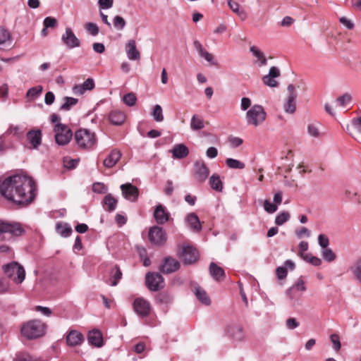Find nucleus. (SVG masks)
<instances>
[{
    "mask_svg": "<svg viewBox=\"0 0 361 361\" xmlns=\"http://www.w3.org/2000/svg\"><path fill=\"white\" fill-rule=\"evenodd\" d=\"M287 91L288 94L283 106L286 113L292 114L295 113L296 110V98L298 93L295 91L294 85L292 84L288 86Z\"/></svg>",
    "mask_w": 361,
    "mask_h": 361,
    "instance_id": "8",
    "label": "nucleus"
},
{
    "mask_svg": "<svg viewBox=\"0 0 361 361\" xmlns=\"http://www.w3.org/2000/svg\"><path fill=\"white\" fill-rule=\"evenodd\" d=\"M121 189L125 199L130 202H135L137 200L139 195V191L137 187L130 183H127L121 185Z\"/></svg>",
    "mask_w": 361,
    "mask_h": 361,
    "instance_id": "15",
    "label": "nucleus"
},
{
    "mask_svg": "<svg viewBox=\"0 0 361 361\" xmlns=\"http://www.w3.org/2000/svg\"><path fill=\"white\" fill-rule=\"evenodd\" d=\"M190 128L192 130H202L204 127V121L199 115H193L190 120Z\"/></svg>",
    "mask_w": 361,
    "mask_h": 361,
    "instance_id": "35",
    "label": "nucleus"
},
{
    "mask_svg": "<svg viewBox=\"0 0 361 361\" xmlns=\"http://www.w3.org/2000/svg\"><path fill=\"white\" fill-rule=\"evenodd\" d=\"M228 142L231 147L236 148L240 147L243 142V140L240 137H235V136H230L228 138Z\"/></svg>",
    "mask_w": 361,
    "mask_h": 361,
    "instance_id": "56",
    "label": "nucleus"
},
{
    "mask_svg": "<svg viewBox=\"0 0 361 361\" xmlns=\"http://www.w3.org/2000/svg\"><path fill=\"white\" fill-rule=\"evenodd\" d=\"M11 43V35L10 32L3 27H0V47Z\"/></svg>",
    "mask_w": 361,
    "mask_h": 361,
    "instance_id": "37",
    "label": "nucleus"
},
{
    "mask_svg": "<svg viewBox=\"0 0 361 361\" xmlns=\"http://www.w3.org/2000/svg\"><path fill=\"white\" fill-rule=\"evenodd\" d=\"M352 125L360 133H361V116L354 118L352 120Z\"/></svg>",
    "mask_w": 361,
    "mask_h": 361,
    "instance_id": "64",
    "label": "nucleus"
},
{
    "mask_svg": "<svg viewBox=\"0 0 361 361\" xmlns=\"http://www.w3.org/2000/svg\"><path fill=\"white\" fill-rule=\"evenodd\" d=\"M64 103L61 106V109L64 111H68L73 106L76 105L78 100L73 97H66L63 98Z\"/></svg>",
    "mask_w": 361,
    "mask_h": 361,
    "instance_id": "41",
    "label": "nucleus"
},
{
    "mask_svg": "<svg viewBox=\"0 0 361 361\" xmlns=\"http://www.w3.org/2000/svg\"><path fill=\"white\" fill-rule=\"evenodd\" d=\"M86 30L92 36H96L99 33V27L97 24L94 23H87L85 25Z\"/></svg>",
    "mask_w": 361,
    "mask_h": 361,
    "instance_id": "54",
    "label": "nucleus"
},
{
    "mask_svg": "<svg viewBox=\"0 0 361 361\" xmlns=\"http://www.w3.org/2000/svg\"><path fill=\"white\" fill-rule=\"evenodd\" d=\"M88 342L96 347H102L103 345V338L102 333L97 329L90 331L87 336Z\"/></svg>",
    "mask_w": 361,
    "mask_h": 361,
    "instance_id": "25",
    "label": "nucleus"
},
{
    "mask_svg": "<svg viewBox=\"0 0 361 361\" xmlns=\"http://www.w3.org/2000/svg\"><path fill=\"white\" fill-rule=\"evenodd\" d=\"M264 209L267 213L273 214L277 210L278 207L276 204H273L269 200H266L264 202Z\"/></svg>",
    "mask_w": 361,
    "mask_h": 361,
    "instance_id": "55",
    "label": "nucleus"
},
{
    "mask_svg": "<svg viewBox=\"0 0 361 361\" xmlns=\"http://www.w3.org/2000/svg\"><path fill=\"white\" fill-rule=\"evenodd\" d=\"M282 160H286L287 163V166L289 169H290L293 166V152L292 150H288L286 153V155L284 157H281Z\"/></svg>",
    "mask_w": 361,
    "mask_h": 361,
    "instance_id": "58",
    "label": "nucleus"
},
{
    "mask_svg": "<svg viewBox=\"0 0 361 361\" xmlns=\"http://www.w3.org/2000/svg\"><path fill=\"white\" fill-rule=\"evenodd\" d=\"M46 326L40 320L34 319L25 324L21 328L22 334L28 339L37 338L45 333Z\"/></svg>",
    "mask_w": 361,
    "mask_h": 361,
    "instance_id": "3",
    "label": "nucleus"
},
{
    "mask_svg": "<svg viewBox=\"0 0 361 361\" xmlns=\"http://www.w3.org/2000/svg\"><path fill=\"white\" fill-rule=\"evenodd\" d=\"M133 306L134 311L142 317H147L150 313V304L142 298H136L133 302Z\"/></svg>",
    "mask_w": 361,
    "mask_h": 361,
    "instance_id": "12",
    "label": "nucleus"
},
{
    "mask_svg": "<svg viewBox=\"0 0 361 361\" xmlns=\"http://www.w3.org/2000/svg\"><path fill=\"white\" fill-rule=\"evenodd\" d=\"M209 272L214 279L219 281L224 276V269L218 267L214 262H212L209 266Z\"/></svg>",
    "mask_w": 361,
    "mask_h": 361,
    "instance_id": "33",
    "label": "nucleus"
},
{
    "mask_svg": "<svg viewBox=\"0 0 361 361\" xmlns=\"http://www.w3.org/2000/svg\"><path fill=\"white\" fill-rule=\"evenodd\" d=\"M350 271L352 272L355 278L361 283V258L353 262L350 267Z\"/></svg>",
    "mask_w": 361,
    "mask_h": 361,
    "instance_id": "34",
    "label": "nucleus"
},
{
    "mask_svg": "<svg viewBox=\"0 0 361 361\" xmlns=\"http://www.w3.org/2000/svg\"><path fill=\"white\" fill-rule=\"evenodd\" d=\"M42 87L41 85H37L33 87H31L28 90L26 94V97L29 98V99L32 100L38 97L42 92Z\"/></svg>",
    "mask_w": 361,
    "mask_h": 361,
    "instance_id": "43",
    "label": "nucleus"
},
{
    "mask_svg": "<svg viewBox=\"0 0 361 361\" xmlns=\"http://www.w3.org/2000/svg\"><path fill=\"white\" fill-rule=\"evenodd\" d=\"M225 331L226 336L234 341H242L245 338L243 327L240 324H229L226 326Z\"/></svg>",
    "mask_w": 361,
    "mask_h": 361,
    "instance_id": "11",
    "label": "nucleus"
},
{
    "mask_svg": "<svg viewBox=\"0 0 361 361\" xmlns=\"http://www.w3.org/2000/svg\"><path fill=\"white\" fill-rule=\"evenodd\" d=\"M104 203L108 207L109 211H113L116 209L117 202L113 197L108 195L104 197Z\"/></svg>",
    "mask_w": 361,
    "mask_h": 361,
    "instance_id": "52",
    "label": "nucleus"
},
{
    "mask_svg": "<svg viewBox=\"0 0 361 361\" xmlns=\"http://www.w3.org/2000/svg\"><path fill=\"white\" fill-rule=\"evenodd\" d=\"M339 22L348 30H352L354 27V23L344 16L339 18Z\"/></svg>",
    "mask_w": 361,
    "mask_h": 361,
    "instance_id": "63",
    "label": "nucleus"
},
{
    "mask_svg": "<svg viewBox=\"0 0 361 361\" xmlns=\"http://www.w3.org/2000/svg\"><path fill=\"white\" fill-rule=\"evenodd\" d=\"M109 118L112 124L120 126L125 121L126 116L124 113L121 111H112Z\"/></svg>",
    "mask_w": 361,
    "mask_h": 361,
    "instance_id": "32",
    "label": "nucleus"
},
{
    "mask_svg": "<svg viewBox=\"0 0 361 361\" xmlns=\"http://www.w3.org/2000/svg\"><path fill=\"white\" fill-rule=\"evenodd\" d=\"M180 268V263L176 259L168 257L164 259V262L160 265V271L164 274H171L177 271Z\"/></svg>",
    "mask_w": 361,
    "mask_h": 361,
    "instance_id": "16",
    "label": "nucleus"
},
{
    "mask_svg": "<svg viewBox=\"0 0 361 361\" xmlns=\"http://www.w3.org/2000/svg\"><path fill=\"white\" fill-rule=\"evenodd\" d=\"M200 56L204 58L207 61H208L211 65H216V63L214 60V56L209 53L205 49L200 54Z\"/></svg>",
    "mask_w": 361,
    "mask_h": 361,
    "instance_id": "57",
    "label": "nucleus"
},
{
    "mask_svg": "<svg viewBox=\"0 0 361 361\" xmlns=\"http://www.w3.org/2000/svg\"><path fill=\"white\" fill-rule=\"evenodd\" d=\"M125 50L129 60L135 61L140 58V53L136 48V42L134 39H130L126 44Z\"/></svg>",
    "mask_w": 361,
    "mask_h": 361,
    "instance_id": "21",
    "label": "nucleus"
},
{
    "mask_svg": "<svg viewBox=\"0 0 361 361\" xmlns=\"http://www.w3.org/2000/svg\"><path fill=\"white\" fill-rule=\"evenodd\" d=\"M152 116L157 122L164 121L163 110L159 104H155L152 108Z\"/></svg>",
    "mask_w": 361,
    "mask_h": 361,
    "instance_id": "38",
    "label": "nucleus"
},
{
    "mask_svg": "<svg viewBox=\"0 0 361 361\" xmlns=\"http://www.w3.org/2000/svg\"><path fill=\"white\" fill-rule=\"evenodd\" d=\"M6 133L15 136H21L23 134V132L21 130V128L20 126L11 125L7 130Z\"/></svg>",
    "mask_w": 361,
    "mask_h": 361,
    "instance_id": "53",
    "label": "nucleus"
},
{
    "mask_svg": "<svg viewBox=\"0 0 361 361\" xmlns=\"http://www.w3.org/2000/svg\"><path fill=\"white\" fill-rule=\"evenodd\" d=\"M194 172L201 179H206L209 174L208 167L202 160H197L195 162Z\"/></svg>",
    "mask_w": 361,
    "mask_h": 361,
    "instance_id": "23",
    "label": "nucleus"
},
{
    "mask_svg": "<svg viewBox=\"0 0 361 361\" xmlns=\"http://www.w3.org/2000/svg\"><path fill=\"white\" fill-rule=\"evenodd\" d=\"M23 230L18 223L8 222L0 219V238L5 234H10L11 236H18L23 233Z\"/></svg>",
    "mask_w": 361,
    "mask_h": 361,
    "instance_id": "7",
    "label": "nucleus"
},
{
    "mask_svg": "<svg viewBox=\"0 0 361 361\" xmlns=\"http://www.w3.org/2000/svg\"><path fill=\"white\" fill-rule=\"evenodd\" d=\"M36 182H0V194L18 205H27L35 198Z\"/></svg>",
    "mask_w": 361,
    "mask_h": 361,
    "instance_id": "1",
    "label": "nucleus"
},
{
    "mask_svg": "<svg viewBox=\"0 0 361 361\" xmlns=\"http://www.w3.org/2000/svg\"><path fill=\"white\" fill-rule=\"evenodd\" d=\"M146 285L152 291H157L164 286L163 276L159 273L149 272L146 275Z\"/></svg>",
    "mask_w": 361,
    "mask_h": 361,
    "instance_id": "9",
    "label": "nucleus"
},
{
    "mask_svg": "<svg viewBox=\"0 0 361 361\" xmlns=\"http://www.w3.org/2000/svg\"><path fill=\"white\" fill-rule=\"evenodd\" d=\"M83 341V335L76 330H71L66 336V343L69 346L80 345Z\"/></svg>",
    "mask_w": 361,
    "mask_h": 361,
    "instance_id": "22",
    "label": "nucleus"
},
{
    "mask_svg": "<svg viewBox=\"0 0 361 361\" xmlns=\"http://www.w3.org/2000/svg\"><path fill=\"white\" fill-rule=\"evenodd\" d=\"M192 290L195 295L197 299L202 303L206 305H209L210 304L211 301L206 291L198 284H193L192 286Z\"/></svg>",
    "mask_w": 361,
    "mask_h": 361,
    "instance_id": "24",
    "label": "nucleus"
},
{
    "mask_svg": "<svg viewBox=\"0 0 361 361\" xmlns=\"http://www.w3.org/2000/svg\"><path fill=\"white\" fill-rule=\"evenodd\" d=\"M121 154L118 150H113L104 160V165L107 168H111L116 165L120 159Z\"/></svg>",
    "mask_w": 361,
    "mask_h": 361,
    "instance_id": "30",
    "label": "nucleus"
},
{
    "mask_svg": "<svg viewBox=\"0 0 361 361\" xmlns=\"http://www.w3.org/2000/svg\"><path fill=\"white\" fill-rule=\"evenodd\" d=\"M63 165L67 169H74L78 163V159H72L69 157H66L63 158Z\"/></svg>",
    "mask_w": 361,
    "mask_h": 361,
    "instance_id": "50",
    "label": "nucleus"
},
{
    "mask_svg": "<svg viewBox=\"0 0 361 361\" xmlns=\"http://www.w3.org/2000/svg\"><path fill=\"white\" fill-rule=\"evenodd\" d=\"M170 152L172 153L173 157L175 159L185 158L189 154L188 148L183 144L176 145Z\"/></svg>",
    "mask_w": 361,
    "mask_h": 361,
    "instance_id": "28",
    "label": "nucleus"
},
{
    "mask_svg": "<svg viewBox=\"0 0 361 361\" xmlns=\"http://www.w3.org/2000/svg\"><path fill=\"white\" fill-rule=\"evenodd\" d=\"M114 27L118 30H122L126 26V21L123 18L120 16H116L113 20Z\"/></svg>",
    "mask_w": 361,
    "mask_h": 361,
    "instance_id": "47",
    "label": "nucleus"
},
{
    "mask_svg": "<svg viewBox=\"0 0 361 361\" xmlns=\"http://www.w3.org/2000/svg\"><path fill=\"white\" fill-rule=\"evenodd\" d=\"M149 238L152 243L161 245L166 242V234L161 227L154 226L149 229Z\"/></svg>",
    "mask_w": 361,
    "mask_h": 361,
    "instance_id": "13",
    "label": "nucleus"
},
{
    "mask_svg": "<svg viewBox=\"0 0 361 361\" xmlns=\"http://www.w3.org/2000/svg\"><path fill=\"white\" fill-rule=\"evenodd\" d=\"M330 338H331V341L334 345V349L336 351L339 350L341 349V344L340 342V338H339L338 335L332 334Z\"/></svg>",
    "mask_w": 361,
    "mask_h": 361,
    "instance_id": "62",
    "label": "nucleus"
},
{
    "mask_svg": "<svg viewBox=\"0 0 361 361\" xmlns=\"http://www.w3.org/2000/svg\"><path fill=\"white\" fill-rule=\"evenodd\" d=\"M267 118V113L262 105L254 104L246 112L247 124L253 127L262 125Z\"/></svg>",
    "mask_w": 361,
    "mask_h": 361,
    "instance_id": "4",
    "label": "nucleus"
},
{
    "mask_svg": "<svg viewBox=\"0 0 361 361\" xmlns=\"http://www.w3.org/2000/svg\"><path fill=\"white\" fill-rule=\"evenodd\" d=\"M336 102L339 106L345 107L352 102V95L349 93H345L338 97Z\"/></svg>",
    "mask_w": 361,
    "mask_h": 361,
    "instance_id": "42",
    "label": "nucleus"
},
{
    "mask_svg": "<svg viewBox=\"0 0 361 361\" xmlns=\"http://www.w3.org/2000/svg\"><path fill=\"white\" fill-rule=\"evenodd\" d=\"M56 232L62 237H68L71 235L72 229L66 223L59 222L56 226Z\"/></svg>",
    "mask_w": 361,
    "mask_h": 361,
    "instance_id": "36",
    "label": "nucleus"
},
{
    "mask_svg": "<svg viewBox=\"0 0 361 361\" xmlns=\"http://www.w3.org/2000/svg\"><path fill=\"white\" fill-rule=\"evenodd\" d=\"M75 140L80 148L86 149L93 148L97 143L94 133L87 129L77 130L75 133Z\"/></svg>",
    "mask_w": 361,
    "mask_h": 361,
    "instance_id": "5",
    "label": "nucleus"
},
{
    "mask_svg": "<svg viewBox=\"0 0 361 361\" xmlns=\"http://www.w3.org/2000/svg\"><path fill=\"white\" fill-rule=\"evenodd\" d=\"M250 51L252 54V55L257 58L256 63L259 66H262L267 65V60L265 57L264 54L257 47L251 46L250 47Z\"/></svg>",
    "mask_w": 361,
    "mask_h": 361,
    "instance_id": "31",
    "label": "nucleus"
},
{
    "mask_svg": "<svg viewBox=\"0 0 361 361\" xmlns=\"http://www.w3.org/2000/svg\"><path fill=\"white\" fill-rule=\"evenodd\" d=\"M181 257L185 264H190L197 261L198 253L192 247L185 246L183 247Z\"/></svg>",
    "mask_w": 361,
    "mask_h": 361,
    "instance_id": "19",
    "label": "nucleus"
},
{
    "mask_svg": "<svg viewBox=\"0 0 361 361\" xmlns=\"http://www.w3.org/2000/svg\"><path fill=\"white\" fill-rule=\"evenodd\" d=\"M26 137L30 144V149H36L42 145V133L39 129L29 130L26 134Z\"/></svg>",
    "mask_w": 361,
    "mask_h": 361,
    "instance_id": "14",
    "label": "nucleus"
},
{
    "mask_svg": "<svg viewBox=\"0 0 361 361\" xmlns=\"http://www.w3.org/2000/svg\"><path fill=\"white\" fill-rule=\"evenodd\" d=\"M280 75V71L278 68L275 66L271 67L268 75H264L262 78L263 82L271 87H274L278 85L277 81L275 80Z\"/></svg>",
    "mask_w": 361,
    "mask_h": 361,
    "instance_id": "20",
    "label": "nucleus"
},
{
    "mask_svg": "<svg viewBox=\"0 0 361 361\" xmlns=\"http://www.w3.org/2000/svg\"><path fill=\"white\" fill-rule=\"evenodd\" d=\"M61 41L67 48L71 49L80 46V39L75 36L70 27H66L65 32L61 36Z\"/></svg>",
    "mask_w": 361,
    "mask_h": 361,
    "instance_id": "10",
    "label": "nucleus"
},
{
    "mask_svg": "<svg viewBox=\"0 0 361 361\" xmlns=\"http://www.w3.org/2000/svg\"><path fill=\"white\" fill-rule=\"evenodd\" d=\"M286 327L288 329H294L299 326L300 323L295 318H288L286 322Z\"/></svg>",
    "mask_w": 361,
    "mask_h": 361,
    "instance_id": "60",
    "label": "nucleus"
},
{
    "mask_svg": "<svg viewBox=\"0 0 361 361\" xmlns=\"http://www.w3.org/2000/svg\"><path fill=\"white\" fill-rule=\"evenodd\" d=\"M92 190L98 194H104L107 192V187L103 182H94L92 185Z\"/></svg>",
    "mask_w": 361,
    "mask_h": 361,
    "instance_id": "46",
    "label": "nucleus"
},
{
    "mask_svg": "<svg viewBox=\"0 0 361 361\" xmlns=\"http://www.w3.org/2000/svg\"><path fill=\"white\" fill-rule=\"evenodd\" d=\"M16 361H45L40 357H33L29 354L20 353L16 357Z\"/></svg>",
    "mask_w": 361,
    "mask_h": 361,
    "instance_id": "45",
    "label": "nucleus"
},
{
    "mask_svg": "<svg viewBox=\"0 0 361 361\" xmlns=\"http://www.w3.org/2000/svg\"><path fill=\"white\" fill-rule=\"evenodd\" d=\"M228 5L231 11L235 13L242 20L247 18V13L238 3L233 0H227Z\"/></svg>",
    "mask_w": 361,
    "mask_h": 361,
    "instance_id": "29",
    "label": "nucleus"
},
{
    "mask_svg": "<svg viewBox=\"0 0 361 361\" xmlns=\"http://www.w3.org/2000/svg\"><path fill=\"white\" fill-rule=\"evenodd\" d=\"M4 274L16 285L21 284L25 278L24 267L16 262H12L2 267Z\"/></svg>",
    "mask_w": 361,
    "mask_h": 361,
    "instance_id": "2",
    "label": "nucleus"
},
{
    "mask_svg": "<svg viewBox=\"0 0 361 361\" xmlns=\"http://www.w3.org/2000/svg\"><path fill=\"white\" fill-rule=\"evenodd\" d=\"M57 25V20L52 17H47L44 20V25L47 27H55Z\"/></svg>",
    "mask_w": 361,
    "mask_h": 361,
    "instance_id": "61",
    "label": "nucleus"
},
{
    "mask_svg": "<svg viewBox=\"0 0 361 361\" xmlns=\"http://www.w3.org/2000/svg\"><path fill=\"white\" fill-rule=\"evenodd\" d=\"M322 257L328 262H333L336 257L333 250L330 248H325L323 250Z\"/></svg>",
    "mask_w": 361,
    "mask_h": 361,
    "instance_id": "48",
    "label": "nucleus"
},
{
    "mask_svg": "<svg viewBox=\"0 0 361 361\" xmlns=\"http://www.w3.org/2000/svg\"><path fill=\"white\" fill-rule=\"evenodd\" d=\"M226 165L233 169H243L245 168V164L239 160L228 158L226 159Z\"/></svg>",
    "mask_w": 361,
    "mask_h": 361,
    "instance_id": "40",
    "label": "nucleus"
},
{
    "mask_svg": "<svg viewBox=\"0 0 361 361\" xmlns=\"http://www.w3.org/2000/svg\"><path fill=\"white\" fill-rule=\"evenodd\" d=\"M136 101L137 97L133 92L128 93L123 97L124 103L129 106H134L136 103Z\"/></svg>",
    "mask_w": 361,
    "mask_h": 361,
    "instance_id": "49",
    "label": "nucleus"
},
{
    "mask_svg": "<svg viewBox=\"0 0 361 361\" xmlns=\"http://www.w3.org/2000/svg\"><path fill=\"white\" fill-rule=\"evenodd\" d=\"M10 288V283L6 280L0 278V293H5L9 291Z\"/></svg>",
    "mask_w": 361,
    "mask_h": 361,
    "instance_id": "59",
    "label": "nucleus"
},
{
    "mask_svg": "<svg viewBox=\"0 0 361 361\" xmlns=\"http://www.w3.org/2000/svg\"><path fill=\"white\" fill-rule=\"evenodd\" d=\"M3 180H32V178L30 177L25 171L19 169L5 177Z\"/></svg>",
    "mask_w": 361,
    "mask_h": 361,
    "instance_id": "26",
    "label": "nucleus"
},
{
    "mask_svg": "<svg viewBox=\"0 0 361 361\" xmlns=\"http://www.w3.org/2000/svg\"><path fill=\"white\" fill-rule=\"evenodd\" d=\"M295 289L298 291H305L306 290V286L305 285V281L302 278H299L297 281L295 283V284L288 290L287 293L289 295L290 298H293V296L291 295L292 290Z\"/></svg>",
    "mask_w": 361,
    "mask_h": 361,
    "instance_id": "39",
    "label": "nucleus"
},
{
    "mask_svg": "<svg viewBox=\"0 0 361 361\" xmlns=\"http://www.w3.org/2000/svg\"><path fill=\"white\" fill-rule=\"evenodd\" d=\"M307 133L308 134L314 137H317L319 135V130L318 127V124L317 123H310L307 126Z\"/></svg>",
    "mask_w": 361,
    "mask_h": 361,
    "instance_id": "51",
    "label": "nucleus"
},
{
    "mask_svg": "<svg viewBox=\"0 0 361 361\" xmlns=\"http://www.w3.org/2000/svg\"><path fill=\"white\" fill-rule=\"evenodd\" d=\"M95 87L94 81L92 78H87L82 84L75 85L73 87V92L76 95H82L87 91L92 90Z\"/></svg>",
    "mask_w": 361,
    "mask_h": 361,
    "instance_id": "18",
    "label": "nucleus"
},
{
    "mask_svg": "<svg viewBox=\"0 0 361 361\" xmlns=\"http://www.w3.org/2000/svg\"><path fill=\"white\" fill-rule=\"evenodd\" d=\"M153 216L158 224H164L169 220L170 214L162 204H158L154 209Z\"/></svg>",
    "mask_w": 361,
    "mask_h": 361,
    "instance_id": "17",
    "label": "nucleus"
},
{
    "mask_svg": "<svg viewBox=\"0 0 361 361\" xmlns=\"http://www.w3.org/2000/svg\"><path fill=\"white\" fill-rule=\"evenodd\" d=\"M290 215L288 212H282L278 214L275 218V224L281 226L290 219Z\"/></svg>",
    "mask_w": 361,
    "mask_h": 361,
    "instance_id": "44",
    "label": "nucleus"
},
{
    "mask_svg": "<svg viewBox=\"0 0 361 361\" xmlns=\"http://www.w3.org/2000/svg\"><path fill=\"white\" fill-rule=\"evenodd\" d=\"M185 221L188 226L195 232H200L202 230V224L198 216L195 213L188 214Z\"/></svg>",
    "mask_w": 361,
    "mask_h": 361,
    "instance_id": "27",
    "label": "nucleus"
},
{
    "mask_svg": "<svg viewBox=\"0 0 361 361\" xmlns=\"http://www.w3.org/2000/svg\"><path fill=\"white\" fill-rule=\"evenodd\" d=\"M54 137L59 145H66L71 140L73 133L71 130L65 124L59 123L54 128Z\"/></svg>",
    "mask_w": 361,
    "mask_h": 361,
    "instance_id": "6",
    "label": "nucleus"
}]
</instances>
